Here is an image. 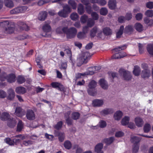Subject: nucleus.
Instances as JSON below:
<instances>
[{
	"label": "nucleus",
	"instance_id": "1",
	"mask_svg": "<svg viewBox=\"0 0 153 153\" xmlns=\"http://www.w3.org/2000/svg\"><path fill=\"white\" fill-rule=\"evenodd\" d=\"M119 74L124 80L129 81H131L132 78V76L131 73L123 68L120 69L119 71Z\"/></svg>",
	"mask_w": 153,
	"mask_h": 153
},
{
	"label": "nucleus",
	"instance_id": "2",
	"mask_svg": "<svg viewBox=\"0 0 153 153\" xmlns=\"http://www.w3.org/2000/svg\"><path fill=\"white\" fill-rule=\"evenodd\" d=\"M62 30L67 34L68 38L71 39L74 37L76 35L77 30L74 27H71L69 28L65 27L62 28Z\"/></svg>",
	"mask_w": 153,
	"mask_h": 153
},
{
	"label": "nucleus",
	"instance_id": "3",
	"mask_svg": "<svg viewBox=\"0 0 153 153\" xmlns=\"http://www.w3.org/2000/svg\"><path fill=\"white\" fill-rule=\"evenodd\" d=\"M97 86V82L94 80L91 81L89 83L87 91L88 94L92 96L96 95L97 93V90L94 89Z\"/></svg>",
	"mask_w": 153,
	"mask_h": 153
},
{
	"label": "nucleus",
	"instance_id": "4",
	"mask_svg": "<svg viewBox=\"0 0 153 153\" xmlns=\"http://www.w3.org/2000/svg\"><path fill=\"white\" fill-rule=\"evenodd\" d=\"M27 9V7L26 6L16 7L11 10L10 11V13L13 14L22 13L26 10Z\"/></svg>",
	"mask_w": 153,
	"mask_h": 153
},
{
	"label": "nucleus",
	"instance_id": "5",
	"mask_svg": "<svg viewBox=\"0 0 153 153\" xmlns=\"http://www.w3.org/2000/svg\"><path fill=\"white\" fill-rule=\"evenodd\" d=\"M89 56V54L88 52H85L83 53L82 56L79 59L80 62L78 64V66H79L83 64L86 63L88 61L87 58Z\"/></svg>",
	"mask_w": 153,
	"mask_h": 153
},
{
	"label": "nucleus",
	"instance_id": "6",
	"mask_svg": "<svg viewBox=\"0 0 153 153\" xmlns=\"http://www.w3.org/2000/svg\"><path fill=\"white\" fill-rule=\"evenodd\" d=\"M89 68L88 70L89 72H87L84 73L82 74V73H77L76 74L75 77V80L76 81L79 78H81V76H85V75H92L94 74V72L93 71H91V68Z\"/></svg>",
	"mask_w": 153,
	"mask_h": 153
},
{
	"label": "nucleus",
	"instance_id": "7",
	"mask_svg": "<svg viewBox=\"0 0 153 153\" xmlns=\"http://www.w3.org/2000/svg\"><path fill=\"white\" fill-rule=\"evenodd\" d=\"M26 117L29 120H34L35 117L34 111L31 109L27 110L26 112Z\"/></svg>",
	"mask_w": 153,
	"mask_h": 153
},
{
	"label": "nucleus",
	"instance_id": "8",
	"mask_svg": "<svg viewBox=\"0 0 153 153\" xmlns=\"http://www.w3.org/2000/svg\"><path fill=\"white\" fill-rule=\"evenodd\" d=\"M99 84L100 87L104 90H107L108 88L107 82L104 79L102 78L99 80Z\"/></svg>",
	"mask_w": 153,
	"mask_h": 153
},
{
	"label": "nucleus",
	"instance_id": "9",
	"mask_svg": "<svg viewBox=\"0 0 153 153\" xmlns=\"http://www.w3.org/2000/svg\"><path fill=\"white\" fill-rule=\"evenodd\" d=\"M25 111L20 107L16 108L15 114L16 115L19 117H22L25 114Z\"/></svg>",
	"mask_w": 153,
	"mask_h": 153
},
{
	"label": "nucleus",
	"instance_id": "10",
	"mask_svg": "<svg viewBox=\"0 0 153 153\" xmlns=\"http://www.w3.org/2000/svg\"><path fill=\"white\" fill-rule=\"evenodd\" d=\"M104 103V101L102 100L96 99L93 100L92 101V105L94 107H100Z\"/></svg>",
	"mask_w": 153,
	"mask_h": 153
},
{
	"label": "nucleus",
	"instance_id": "11",
	"mask_svg": "<svg viewBox=\"0 0 153 153\" xmlns=\"http://www.w3.org/2000/svg\"><path fill=\"white\" fill-rule=\"evenodd\" d=\"M51 85L53 88H57L60 91H62L64 90L63 86L59 82H53L51 84Z\"/></svg>",
	"mask_w": 153,
	"mask_h": 153
},
{
	"label": "nucleus",
	"instance_id": "12",
	"mask_svg": "<svg viewBox=\"0 0 153 153\" xmlns=\"http://www.w3.org/2000/svg\"><path fill=\"white\" fill-rule=\"evenodd\" d=\"M108 5L109 8L111 10H114L117 7V2L116 0H109Z\"/></svg>",
	"mask_w": 153,
	"mask_h": 153
},
{
	"label": "nucleus",
	"instance_id": "13",
	"mask_svg": "<svg viewBox=\"0 0 153 153\" xmlns=\"http://www.w3.org/2000/svg\"><path fill=\"white\" fill-rule=\"evenodd\" d=\"M126 53L124 52H122L117 53L113 55L112 58L114 59H119L122 58L126 56Z\"/></svg>",
	"mask_w": 153,
	"mask_h": 153
},
{
	"label": "nucleus",
	"instance_id": "14",
	"mask_svg": "<svg viewBox=\"0 0 153 153\" xmlns=\"http://www.w3.org/2000/svg\"><path fill=\"white\" fill-rule=\"evenodd\" d=\"M16 123V122L14 119L10 118L7 120V125L9 127L12 128L15 126Z\"/></svg>",
	"mask_w": 153,
	"mask_h": 153
},
{
	"label": "nucleus",
	"instance_id": "15",
	"mask_svg": "<svg viewBox=\"0 0 153 153\" xmlns=\"http://www.w3.org/2000/svg\"><path fill=\"white\" fill-rule=\"evenodd\" d=\"M113 112V110L111 108H106L104 109L100 112L101 115L105 116L109 114H112Z\"/></svg>",
	"mask_w": 153,
	"mask_h": 153
},
{
	"label": "nucleus",
	"instance_id": "16",
	"mask_svg": "<svg viewBox=\"0 0 153 153\" xmlns=\"http://www.w3.org/2000/svg\"><path fill=\"white\" fill-rule=\"evenodd\" d=\"M124 30V33L130 34L133 32L134 29L132 25H129L126 26Z\"/></svg>",
	"mask_w": 153,
	"mask_h": 153
},
{
	"label": "nucleus",
	"instance_id": "17",
	"mask_svg": "<svg viewBox=\"0 0 153 153\" xmlns=\"http://www.w3.org/2000/svg\"><path fill=\"white\" fill-rule=\"evenodd\" d=\"M150 76V71L149 70L145 69L142 71L141 76L144 79H147L149 78Z\"/></svg>",
	"mask_w": 153,
	"mask_h": 153
},
{
	"label": "nucleus",
	"instance_id": "18",
	"mask_svg": "<svg viewBox=\"0 0 153 153\" xmlns=\"http://www.w3.org/2000/svg\"><path fill=\"white\" fill-rule=\"evenodd\" d=\"M16 92L18 94H24L26 92V89L22 86H19L17 87L15 89Z\"/></svg>",
	"mask_w": 153,
	"mask_h": 153
},
{
	"label": "nucleus",
	"instance_id": "19",
	"mask_svg": "<svg viewBox=\"0 0 153 153\" xmlns=\"http://www.w3.org/2000/svg\"><path fill=\"white\" fill-rule=\"evenodd\" d=\"M135 123L136 125L138 127H142L144 123L142 119L139 117H137L135 118Z\"/></svg>",
	"mask_w": 153,
	"mask_h": 153
},
{
	"label": "nucleus",
	"instance_id": "20",
	"mask_svg": "<svg viewBox=\"0 0 153 153\" xmlns=\"http://www.w3.org/2000/svg\"><path fill=\"white\" fill-rule=\"evenodd\" d=\"M7 93L8 99L10 100H13L15 96V93L13 90L12 88L9 89L7 91Z\"/></svg>",
	"mask_w": 153,
	"mask_h": 153
},
{
	"label": "nucleus",
	"instance_id": "21",
	"mask_svg": "<svg viewBox=\"0 0 153 153\" xmlns=\"http://www.w3.org/2000/svg\"><path fill=\"white\" fill-rule=\"evenodd\" d=\"M47 16V13L45 11L40 12L38 16L39 19L41 21L44 20L46 18Z\"/></svg>",
	"mask_w": 153,
	"mask_h": 153
},
{
	"label": "nucleus",
	"instance_id": "22",
	"mask_svg": "<svg viewBox=\"0 0 153 153\" xmlns=\"http://www.w3.org/2000/svg\"><path fill=\"white\" fill-rule=\"evenodd\" d=\"M16 76L15 74H11L7 76V79L8 82L12 83L16 81Z\"/></svg>",
	"mask_w": 153,
	"mask_h": 153
},
{
	"label": "nucleus",
	"instance_id": "23",
	"mask_svg": "<svg viewBox=\"0 0 153 153\" xmlns=\"http://www.w3.org/2000/svg\"><path fill=\"white\" fill-rule=\"evenodd\" d=\"M99 30L97 27H95L93 28L90 31V35L91 38H93L96 35L97 33H98Z\"/></svg>",
	"mask_w": 153,
	"mask_h": 153
},
{
	"label": "nucleus",
	"instance_id": "24",
	"mask_svg": "<svg viewBox=\"0 0 153 153\" xmlns=\"http://www.w3.org/2000/svg\"><path fill=\"white\" fill-rule=\"evenodd\" d=\"M134 27L136 30L139 32H142L143 30V25L140 23H136L134 25Z\"/></svg>",
	"mask_w": 153,
	"mask_h": 153
},
{
	"label": "nucleus",
	"instance_id": "25",
	"mask_svg": "<svg viewBox=\"0 0 153 153\" xmlns=\"http://www.w3.org/2000/svg\"><path fill=\"white\" fill-rule=\"evenodd\" d=\"M14 26H9L5 28L4 32L6 34H12L14 32Z\"/></svg>",
	"mask_w": 153,
	"mask_h": 153
},
{
	"label": "nucleus",
	"instance_id": "26",
	"mask_svg": "<svg viewBox=\"0 0 153 153\" xmlns=\"http://www.w3.org/2000/svg\"><path fill=\"white\" fill-rule=\"evenodd\" d=\"M122 115L123 113L121 111H117L114 113V118L115 120H119L121 119Z\"/></svg>",
	"mask_w": 153,
	"mask_h": 153
},
{
	"label": "nucleus",
	"instance_id": "27",
	"mask_svg": "<svg viewBox=\"0 0 153 153\" xmlns=\"http://www.w3.org/2000/svg\"><path fill=\"white\" fill-rule=\"evenodd\" d=\"M4 3L6 7L9 8L14 6V4L12 0H4Z\"/></svg>",
	"mask_w": 153,
	"mask_h": 153
},
{
	"label": "nucleus",
	"instance_id": "28",
	"mask_svg": "<svg viewBox=\"0 0 153 153\" xmlns=\"http://www.w3.org/2000/svg\"><path fill=\"white\" fill-rule=\"evenodd\" d=\"M103 144L102 143H100L97 144L95 146V151L98 153L102 151V149L103 147Z\"/></svg>",
	"mask_w": 153,
	"mask_h": 153
},
{
	"label": "nucleus",
	"instance_id": "29",
	"mask_svg": "<svg viewBox=\"0 0 153 153\" xmlns=\"http://www.w3.org/2000/svg\"><path fill=\"white\" fill-rule=\"evenodd\" d=\"M77 10L78 13L80 15H82L84 13V7L81 4H79L77 7Z\"/></svg>",
	"mask_w": 153,
	"mask_h": 153
},
{
	"label": "nucleus",
	"instance_id": "30",
	"mask_svg": "<svg viewBox=\"0 0 153 153\" xmlns=\"http://www.w3.org/2000/svg\"><path fill=\"white\" fill-rule=\"evenodd\" d=\"M141 139L136 136H133L131 137V141L134 144H138L140 141Z\"/></svg>",
	"mask_w": 153,
	"mask_h": 153
},
{
	"label": "nucleus",
	"instance_id": "31",
	"mask_svg": "<svg viewBox=\"0 0 153 153\" xmlns=\"http://www.w3.org/2000/svg\"><path fill=\"white\" fill-rule=\"evenodd\" d=\"M9 114L7 112H3L2 113L1 116L0 118L2 120H8L9 119Z\"/></svg>",
	"mask_w": 153,
	"mask_h": 153
},
{
	"label": "nucleus",
	"instance_id": "32",
	"mask_svg": "<svg viewBox=\"0 0 153 153\" xmlns=\"http://www.w3.org/2000/svg\"><path fill=\"white\" fill-rule=\"evenodd\" d=\"M114 140V138L113 137H111L109 138L104 139L103 142L105 143L107 145H109L111 144Z\"/></svg>",
	"mask_w": 153,
	"mask_h": 153
},
{
	"label": "nucleus",
	"instance_id": "33",
	"mask_svg": "<svg viewBox=\"0 0 153 153\" xmlns=\"http://www.w3.org/2000/svg\"><path fill=\"white\" fill-rule=\"evenodd\" d=\"M25 81V79L24 76L22 75L18 76L17 78V82L19 84H21L24 82Z\"/></svg>",
	"mask_w": 153,
	"mask_h": 153
},
{
	"label": "nucleus",
	"instance_id": "34",
	"mask_svg": "<svg viewBox=\"0 0 153 153\" xmlns=\"http://www.w3.org/2000/svg\"><path fill=\"white\" fill-rule=\"evenodd\" d=\"M143 20L144 22L148 26H152L153 25V20L152 19L146 17L144 18Z\"/></svg>",
	"mask_w": 153,
	"mask_h": 153
},
{
	"label": "nucleus",
	"instance_id": "35",
	"mask_svg": "<svg viewBox=\"0 0 153 153\" xmlns=\"http://www.w3.org/2000/svg\"><path fill=\"white\" fill-rule=\"evenodd\" d=\"M129 120V117L127 116H125L121 121V124L122 125L125 126L128 123Z\"/></svg>",
	"mask_w": 153,
	"mask_h": 153
},
{
	"label": "nucleus",
	"instance_id": "36",
	"mask_svg": "<svg viewBox=\"0 0 153 153\" xmlns=\"http://www.w3.org/2000/svg\"><path fill=\"white\" fill-rule=\"evenodd\" d=\"M124 29V26L121 25L120 27L119 31L117 33L116 36L117 38H120L123 33V30Z\"/></svg>",
	"mask_w": 153,
	"mask_h": 153
},
{
	"label": "nucleus",
	"instance_id": "37",
	"mask_svg": "<svg viewBox=\"0 0 153 153\" xmlns=\"http://www.w3.org/2000/svg\"><path fill=\"white\" fill-rule=\"evenodd\" d=\"M147 49L149 54L153 55V44L148 45L147 46Z\"/></svg>",
	"mask_w": 153,
	"mask_h": 153
},
{
	"label": "nucleus",
	"instance_id": "38",
	"mask_svg": "<svg viewBox=\"0 0 153 153\" xmlns=\"http://www.w3.org/2000/svg\"><path fill=\"white\" fill-rule=\"evenodd\" d=\"M23 128V124L22 121L19 120L17 126V131H20Z\"/></svg>",
	"mask_w": 153,
	"mask_h": 153
},
{
	"label": "nucleus",
	"instance_id": "39",
	"mask_svg": "<svg viewBox=\"0 0 153 153\" xmlns=\"http://www.w3.org/2000/svg\"><path fill=\"white\" fill-rule=\"evenodd\" d=\"M64 146L66 149H69L71 147L72 144L70 141L69 140H66L64 143Z\"/></svg>",
	"mask_w": 153,
	"mask_h": 153
},
{
	"label": "nucleus",
	"instance_id": "40",
	"mask_svg": "<svg viewBox=\"0 0 153 153\" xmlns=\"http://www.w3.org/2000/svg\"><path fill=\"white\" fill-rule=\"evenodd\" d=\"M68 3L73 9H75L76 8V4L74 0H69Z\"/></svg>",
	"mask_w": 153,
	"mask_h": 153
},
{
	"label": "nucleus",
	"instance_id": "41",
	"mask_svg": "<svg viewBox=\"0 0 153 153\" xmlns=\"http://www.w3.org/2000/svg\"><path fill=\"white\" fill-rule=\"evenodd\" d=\"M141 70L140 68H134L133 71V74L136 76H138L140 75Z\"/></svg>",
	"mask_w": 153,
	"mask_h": 153
},
{
	"label": "nucleus",
	"instance_id": "42",
	"mask_svg": "<svg viewBox=\"0 0 153 153\" xmlns=\"http://www.w3.org/2000/svg\"><path fill=\"white\" fill-rule=\"evenodd\" d=\"M42 29L45 32H49L51 30V27L48 24H46L43 26Z\"/></svg>",
	"mask_w": 153,
	"mask_h": 153
},
{
	"label": "nucleus",
	"instance_id": "43",
	"mask_svg": "<svg viewBox=\"0 0 153 153\" xmlns=\"http://www.w3.org/2000/svg\"><path fill=\"white\" fill-rule=\"evenodd\" d=\"M103 33L106 35H109L111 34V31L109 28L105 27L103 29Z\"/></svg>",
	"mask_w": 153,
	"mask_h": 153
},
{
	"label": "nucleus",
	"instance_id": "44",
	"mask_svg": "<svg viewBox=\"0 0 153 153\" xmlns=\"http://www.w3.org/2000/svg\"><path fill=\"white\" fill-rule=\"evenodd\" d=\"M94 24V22L93 20L91 18L88 19L87 22V26L91 27L93 26Z\"/></svg>",
	"mask_w": 153,
	"mask_h": 153
},
{
	"label": "nucleus",
	"instance_id": "45",
	"mask_svg": "<svg viewBox=\"0 0 153 153\" xmlns=\"http://www.w3.org/2000/svg\"><path fill=\"white\" fill-rule=\"evenodd\" d=\"M80 114L78 112H74L72 114V118L74 120H77L79 119Z\"/></svg>",
	"mask_w": 153,
	"mask_h": 153
},
{
	"label": "nucleus",
	"instance_id": "46",
	"mask_svg": "<svg viewBox=\"0 0 153 153\" xmlns=\"http://www.w3.org/2000/svg\"><path fill=\"white\" fill-rule=\"evenodd\" d=\"M70 17L72 20L75 21L78 19L79 16L76 13H74L71 15Z\"/></svg>",
	"mask_w": 153,
	"mask_h": 153
},
{
	"label": "nucleus",
	"instance_id": "47",
	"mask_svg": "<svg viewBox=\"0 0 153 153\" xmlns=\"http://www.w3.org/2000/svg\"><path fill=\"white\" fill-rule=\"evenodd\" d=\"M88 19V16L87 15H84L81 16L80 18V21L81 23L84 24L86 23Z\"/></svg>",
	"mask_w": 153,
	"mask_h": 153
},
{
	"label": "nucleus",
	"instance_id": "48",
	"mask_svg": "<svg viewBox=\"0 0 153 153\" xmlns=\"http://www.w3.org/2000/svg\"><path fill=\"white\" fill-rule=\"evenodd\" d=\"M108 13L107 9L105 7L102 8L100 10V13L101 15L103 16H105Z\"/></svg>",
	"mask_w": 153,
	"mask_h": 153
},
{
	"label": "nucleus",
	"instance_id": "49",
	"mask_svg": "<svg viewBox=\"0 0 153 153\" xmlns=\"http://www.w3.org/2000/svg\"><path fill=\"white\" fill-rule=\"evenodd\" d=\"M151 128V126L148 123H146L145 124L144 126L143 129L145 132H148Z\"/></svg>",
	"mask_w": 153,
	"mask_h": 153
},
{
	"label": "nucleus",
	"instance_id": "50",
	"mask_svg": "<svg viewBox=\"0 0 153 153\" xmlns=\"http://www.w3.org/2000/svg\"><path fill=\"white\" fill-rule=\"evenodd\" d=\"M58 15L64 18H66L68 16V14L65 12L63 10L59 11L58 13Z\"/></svg>",
	"mask_w": 153,
	"mask_h": 153
},
{
	"label": "nucleus",
	"instance_id": "51",
	"mask_svg": "<svg viewBox=\"0 0 153 153\" xmlns=\"http://www.w3.org/2000/svg\"><path fill=\"white\" fill-rule=\"evenodd\" d=\"M63 10L67 13L68 14L71 12V8L68 4L64 5L63 6Z\"/></svg>",
	"mask_w": 153,
	"mask_h": 153
},
{
	"label": "nucleus",
	"instance_id": "52",
	"mask_svg": "<svg viewBox=\"0 0 153 153\" xmlns=\"http://www.w3.org/2000/svg\"><path fill=\"white\" fill-rule=\"evenodd\" d=\"M86 37V34L83 32H80L77 34V37L79 39H83Z\"/></svg>",
	"mask_w": 153,
	"mask_h": 153
},
{
	"label": "nucleus",
	"instance_id": "53",
	"mask_svg": "<svg viewBox=\"0 0 153 153\" xmlns=\"http://www.w3.org/2000/svg\"><path fill=\"white\" fill-rule=\"evenodd\" d=\"M59 140L61 142H62L65 139V135L64 133L59 132L58 134Z\"/></svg>",
	"mask_w": 153,
	"mask_h": 153
},
{
	"label": "nucleus",
	"instance_id": "54",
	"mask_svg": "<svg viewBox=\"0 0 153 153\" xmlns=\"http://www.w3.org/2000/svg\"><path fill=\"white\" fill-rule=\"evenodd\" d=\"M126 48V46L125 45H124L122 46H120L117 48H115L114 49L116 52H118L121 50L125 49Z\"/></svg>",
	"mask_w": 153,
	"mask_h": 153
},
{
	"label": "nucleus",
	"instance_id": "55",
	"mask_svg": "<svg viewBox=\"0 0 153 153\" xmlns=\"http://www.w3.org/2000/svg\"><path fill=\"white\" fill-rule=\"evenodd\" d=\"M125 17L126 20H129L132 18V14L131 12H128L126 13Z\"/></svg>",
	"mask_w": 153,
	"mask_h": 153
},
{
	"label": "nucleus",
	"instance_id": "56",
	"mask_svg": "<svg viewBox=\"0 0 153 153\" xmlns=\"http://www.w3.org/2000/svg\"><path fill=\"white\" fill-rule=\"evenodd\" d=\"M33 143V142L30 140L27 141H24L23 142V144L25 146H28L32 145Z\"/></svg>",
	"mask_w": 153,
	"mask_h": 153
},
{
	"label": "nucleus",
	"instance_id": "57",
	"mask_svg": "<svg viewBox=\"0 0 153 153\" xmlns=\"http://www.w3.org/2000/svg\"><path fill=\"white\" fill-rule=\"evenodd\" d=\"M145 15L149 17H152L153 16V11L148 10L146 12Z\"/></svg>",
	"mask_w": 153,
	"mask_h": 153
},
{
	"label": "nucleus",
	"instance_id": "58",
	"mask_svg": "<svg viewBox=\"0 0 153 153\" xmlns=\"http://www.w3.org/2000/svg\"><path fill=\"white\" fill-rule=\"evenodd\" d=\"M99 126L101 128L105 127L107 125V124L105 121L103 120H101L99 123Z\"/></svg>",
	"mask_w": 153,
	"mask_h": 153
},
{
	"label": "nucleus",
	"instance_id": "59",
	"mask_svg": "<svg viewBox=\"0 0 153 153\" xmlns=\"http://www.w3.org/2000/svg\"><path fill=\"white\" fill-rule=\"evenodd\" d=\"M64 51L69 56L70 60H71L72 53L71 50L69 49H66L64 50Z\"/></svg>",
	"mask_w": 153,
	"mask_h": 153
},
{
	"label": "nucleus",
	"instance_id": "60",
	"mask_svg": "<svg viewBox=\"0 0 153 153\" xmlns=\"http://www.w3.org/2000/svg\"><path fill=\"white\" fill-rule=\"evenodd\" d=\"M7 75L5 73H2L0 75V80L4 81L7 79Z\"/></svg>",
	"mask_w": 153,
	"mask_h": 153
},
{
	"label": "nucleus",
	"instance_id": "61",
	"mask_svg": "<svg viewBox=\"0 0 153 153\" xmlns=\"http://www.w3.org/2000/svg\"><path fill=\"white\" fill-rule=\"evenodd\" d=\"M4 141L5 142L10 145H13V140H12L10 138H5L4 139Z\"/></svg>",
	"mask_w": 153,
	"mask_h": 153
},
{
	"label": "nucleus",
	"instance_id": "62",
	"mask_svg": "<svg viewBox=\"0 0 153 153\" xmlns=\"http://www.w3.org/2000/svg\"><path fill=\"white\" fill-rule=\"evenodd\" d=\"M62 121H59L54 126V128L56 129L59 130L62 127Z\"/></svg>",
	"mask_w": 153,
	"mask_h": 153
},
{
	"label": "nucleus",
	"instance_id": "63",
	"mask_svg": "<svg viewBox=\"0 0 153 153\" xmlns=\"http://www.w3.org/2000/svg\"><path fill=\"white\" fill-rule=\"evenodd\" d=\"M139 149V146L138 144H134L133 149V152L136 153L138 152Z\"/></svg>",
	"mask_w": 153,
	"mask_h": 153
},
{
	"label": "nucleus",
	"instance_id": "64",
	"mask_svg": "<svg viewBox=\"0 0 153 153\" xmlns=\"http://www.w3.org/2000/svg\"><path fill=\"white\" fill-rule=\"evenodd\" d=\"M91 16L93 18V19L94 20H97L99 18L98 14L95 12L92 13Z\"/></svg>",
	"mask_w": 153,
	"mask_h": 153
}]
</instances>
